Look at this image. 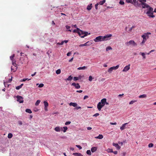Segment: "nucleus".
Masks as SVG:
<instances>
[{
  "instance_id": "f257e3e1",
  "label": "nucleus",
  "mask_w": 156,
  "mask_h": 156,
  "mask_svg": "<svg viewBox=\"0 0 156 156\" xmlns=\"http://www.w3.org/2000/svg\"><path fill=\"white\" fill-rule=\"evenodd\" d=\"M112 36V34H107L105 36H99L95 38L94 39V41L95 42H98L100 41H106L108 39V38H109Z\"/></svg>"
},
{
  "instance_id": "f03ea898",
  "label": "nucleus",
  "mask_w": 156,
  "mask_h": 156,
  "mask_svg": "<svg viewBox=\"0 0 156 156\" xmlns=\"http://www.w3.org/2000/svg\"><path fill=\"white\" fill-rule=\"evenodd\" d=\"M141 3L139 5H141L143 8H148L150 6L145 2H146V0H138Z\"/></svg>"
},
{
  "instance_id": "7ed1b4c3",
  "label": "nucleus",
  "mask_w": 156,
  "mask_h": 156,
  "mask_svg": "<svg viewBox=\"0 0 156 156\" xmlns=\"http://www.w3.org/2000/svg\"><path fill=\"white\" fill-rule=\"evenodd\" d=\"M126 2L127 3H130L136 7L139 5L137 1L136 0H126Z\"/></svg>"
},
{
  "instance_id": "20e7f679",
  "label": "nucleus",
  "mask_w": 156,
  "mask_h": 156,
  "mask_svg": "<svg viewBox=\"0 0 156 156\" xmlns=\"http://www.w3.org/2000/svg\"><path fill=\"white\" fill-rule=\"evenodd\" d=\"M126 44L127 46H129L130 45H133L134 46L137 45V44L133 40H130L129 42H126Z\"/></svg>"
},
{
  "instance_id": "39448f33",
  "label": "nucleus",
  "mask_w": 156,
  "mask_h": 156,
  "mask_svg": "<svg viewBox=\"0 0 156 156\" xmlns=\"http://www.w3.org/2000/svg\"><path fill=\"white\" fill-rule=\"evenodd\" d=\"M16 98L17 99V101L19 102L20 103H21L23 102V98L22 96L17 95L16 96Z\"/></svg>"
},
{
  "instance_id": "423d86ee",
  "label": "nucleus",
  "mask_w": 156,
  "mask_h": 156,
  "mask_svg": "<svg viewBox=\"0 0 156 156\" xmlns=\"http://www.w3.org/2000/svg\"><path fill=\"white\" fill-rule=\"evenodd\" d=\"M104 105L101 104V102H99L97 105V107L98 110L100 111L101 108L104 106Z\"/></svg>"
},
{
  "instance_id": "0eeeda50",
  "label": "nucleus",
  "mask_w": 156,
  "mask_h": 156,
  "mask_svg": "<svg viewBox=\"0 0 156 156\" xmlns=\"http://www.w3.org/2000/svg\"><path fill=\"white\" fill-rule=\"evenodd\" d=\"M54 130L57 132H60L62 131V128L60 126H57L54 128Z\"/></svg>"
},
{
  "instance_id": "6e6552de",
  "label": "nucleus",
  "mask_w": 156,
  "mask_h": 156,
  "mask_svg": "<svg viewBox=\"0 0 156 156\" xmlns=\"http://www.w3.org/2000/svg\"><path fill=\"white\" fill-rule=\"evenodd\" d=\"M72 85L74 86L77 89H79L80 87V86L78 83H73L72 84Z\"/></svg>"
},
{
  "instance_id": "1a4fd4ad",
  "label": "nucleus",
  "mask_w": 156,
  "mask_h": 156,
  "mask_svg": "<svg viewBox=\"0 0 156 156\" xmlns=\"http://www.w3.org/2000/svg\"><path fill=\"white\" fill-rule=\"evenodd\" d=\"M130 64H129L128 65L126 66L122 70L123 72H126L128 71L130 69Z\"/></svg>"
},
{
  "instance_id": "9d476101",
  "label": "nucleus",
  "mask_w": 156,
  "mask_h": 156,
  "mask_svg": "<svg viewBox=\"0 0 156 156\" xmlns=\"http://www.w3.org/2000/svg\"><path fill=\"white\" fill-rule=\"evenodd\" d=\"M151 34L150 32H147L144 33V34L142 36H144L145 37V38L147 39H148L149 38V35H151Z\"/></svg>"
},
{
  "instance_id": "9b49d317",
  "label": "nucleus",
  "mask_w": 156,
  "mask_h": 156,
  "mask_svg": "<svg viewBox=\"0 0 156 156\" xmlns=\"http://www.w3.org/2000/svg\"><path fill=\"white\" fill-rule=\"evenodd\" d=\"M148 8H149L148 10L146 13V14H149L150 12H154V11H153V9L152 8L149 6Z\"/></svg>"
},
{
  "instance_id": "f8f14e48",
  "label": "nucleus",
  "mask_w": 156,
  "mask_h": 156,
  "mask_svg": "<svg viewBox=\"0 0 156 156\" xmlns=\"http://www.w3.org/2000/svg\"><path fill=\"white\" fill-rule=\"evenodd\" d=\"M84 31H82L80 29L78 32V34L81 37L82 36H83L84 35Z\"/></svg>"
},
{
  "instance_id": "ddd939ff",
  "label": "nucleus",
  "mask_w": 156,
  "mask_h": 156,
  "mask_svg": "<svg viewBox=\"0 0 156 156\" xmlns=\"http://www.w3.org/2000/svg\"><path fill=\"white\" fill-rule=\"evenodd\" d=\"M112 145L113 146L116 147L117 150L120 149L121 148V147L119 146L118 144L113 143L112 144Z\"/></svg>"
},
{
  "instance_id": "4468645a",
  "label": "nucleus",
  "mask_w": 156,
  "mask_h": 156,
  "mask_svg": "<svg viewBox=\"0 0 156 156\" xmlns=\"http://www.w3.org/2000/svg\"><path fill=\"white\" fill-rule=\"evenodd\" d=\"M128 124L127 123H125L123 124H122V126H121L120 128V129L121 130H122L123 129H125L126 128V125Z\"/></svg>"
},
{
  "instance_id": "2eb2a0df",
  "label": "nucleus",
  "mask_w": 156,
  "mask_h": 156,
  "mask_svg": "<svg viewBox=\"0 0 156 156\" xmlns=\"http://www.w3.org/2000/svg\"><path fill=\"white\" fill-rule=\"evenodd\" d=\"M153 12H150V13L149 14H146L150 17L154 18L155 17V16L153 15Z\"/></svg>"
},
{
  "instance_id": "dca6fc26",
  "label": "nucleus",
  "mask_w": 156,
  "mask_h": 156,
  "mask_svg": "<svg viewBox=\"0 0 156 156\" xmlns=\"http://www.w3.org/2000/svg\"><path fill=\"white\" fill-rule=\"evenodd\" d=\"M69 105L70 106H72L74 107H76L77 106V104L76 103L74 102H70L69 104Z\"/></svg>"
},
{
  "instance_id": "f3484780",
  "label": "nucleus",
  "mask_w": 156,
  "mask_h": 156,
  "mask_svg": "<svg viewBox=\"0 0 156 156\" xmlns=\"http://www.w3.org/2000/svg\"><path fill=\"white\" fill-rule=\"evenodd\" d=\"M103 136L102 134H99L98 136L95 137L96 139H102L103 138Z\"/></svg>"
},
{
  "instance_id": "a211bd4d",
  "label": "nucleus",
  "mask_w": 156,
  "mask_h": 156,
  "mask_svg": "<svg viewBox=\"0 0 156 156\" xmlns=\"http://www.w3.org/2000/svg\"><path fill=\"white\" fill-rule=\"evenodd\" d=\"M141 37L143 38V40L141 42L142 44H144L147 41V39L145 38V37L144 36H142Z\"/></svg>"
},
{
  "instance_id": "6ab92c4d",
  "label": "nucleus",
  "mask_w": 156,
  "mask_h": 156,
  "mask_svg": "<svg viewBox=\"0 0 156 156\" xmlns=\"http://www.w3.org/2000/svg\"><path fill=\"white\" fill-rule=\"evenodd\" d=\"M106 98H103L101 100V102H100L101 103V104L105 105V103L106 102Z\"/></svg>"
},
{
  "instance_id": "aec40b11",
  "label": "nucleus",
  "mask_w": 156,
  "mask_h": 156,
  "mask_svg": "<svg viewBox=\"0 0 156 156\" xmlns=\"http://www.w3.org/2000/svg\"><path fill=\"white\" fill-rule=\"evenodd\" d=\"M97 147H93L91 148V151L93 153L97 151Z\"/></svg>"
},
{
  "instance_id": "412c9836",
  "label": "nucleus",
  "mask_w": 156,
  "mask_h": 156,
  "mask_svg": "<svg viewBox=\"0 0 156 156\" xmlns=\"http://www.w3.org/2000/svg\"><path fill=\"white\" fill-rule=\"evenodd\" d=\"M92 7V4H91L87 5V10H90L91 9Z\"/></svg>"
},
{
  "instance_id": "4be33fe9",
  "label": "nucleus",
  "mask_w": 156,
  "mask_h": 156,
  "mask_svg": "<svg viewBox=\"0 0 156 156\" xmlns=\"http://www.w3.org/2000/svg\"><path fill=\"white\" fill-rule=\"evenodd\" d=\"M84 35L83 36H82L81 37L83 38L85 36H87L88 35L90 34V33H88L87 32H84Z\"/></svg>"
},
{
  "instance_id": "5701e85b",
  "label": "nucleus",
  "mask_w": 156,
  "mask_h": 156,
  "mask_svg": "<svg viewBox=\"0 0 156 156\" xmlns=\"http://www.w3.org/2000/svg\"><path fill=\"white\" fill-rule=\"evenodd\" d=\"M87 68V67L86 66H83L82 67H79L77 68L78 70L85 69Z\"/></svg>"
},
{
  "instance_id": "b1692460",
  "label": "nucleus",
  "mask_w": 156,
  "mask_h": 156,
  "mask_svg": "<svg viewBox=\"0 0 156 156\" xmlns=\"http://www.w3.org/2000/svg\"><path fill=\"white\" fill-rule=\"evenodd\" d=\"M89 43V41H88L84 44H80L79 45V46L80 47H83V46H86L88 45H89V44H88Z\"/></svg>"
},
{
  "instance_id": "393cba45",
  "label": "nucleus",
  "mask_w": 156,
  "mask_h": 156,
  "mask_svg": "<svg viewBox=\"0 0 156 156\" xmlns=\"http://www.w3.org/2000/svg\"><path fill=\"white\" fill-rule=\"evenodd\" d=\"M73 155L75 156H83L81 154L78 153H74L73 154Z\"/></svg>"
},
{
  "instance_id": "a878e982",
  "label": "nucleus",
  "mask_w": 156,
  "mask_h": 156,
  "mask_svg": "<svg viewBox=\"0 0 156 156\" xmlns=\"http://www.w3.org/2000/svg\"><path fill=\"white\" fill-rule=\"evenodd\" d=\"M146 97L147 95L145 94L141 95L139 96V98H145Z\"/></svg>"
},
{
  "instance_id": "bb28decb",
  "label": "nucleus",
  "mask_w": 156,
  "mask_h": 156,
  "mask_svg": "<svg viewBox=\"0 0 156 156\" xmlns=\"http://www.w3.org/2000/svg\"><path fill=\"white\" fill-rule=\"evenodd\" d=\"M25 111H26V112H27L29 113H31L32 112L31 110L30 109H28V108L26 109Z\"/></svg>"
},
{
  "instance_id": "cd10ccee",
  "label": "nucleus",
  "mask_w": 156,
  "mask_h": 156,
  "mask_svg": "<svg viewBox=\"0 0 156 156\" xmlns=\"http://www.w3.org/2000/svg\"><path fill=\"white\" fill-rule=\"evenodd\" d=\"M40 102H41V100H37L36 101V103H35V105L36 106H38L39 105V103H40Z\"/></svg>"
},
{
  "instance_id": "c85d7f7f",
  "label": "nucleus",
  "mask_w": 156,
  "mask_h": 156,
  "mask_svg": "<svg viewBox=\"0 0 156 156\" xmlns=\"http://www.w3.org/2000/svg\"><path fill=\"white\" fill-rule=\"evenodd\" d=\"M44 107L46 108L48 106V103L46 101H44Z\"/></svg>"
},
{
  "instance_id": "c756f323",
  "label": "nucleus",
  "mask_w": 156,
  "mask_h": 156,
  "mask_svg": "<svg viewBox=\"0 0 156 156\" xmlns=\"http://www.w3.org/2000/svg\"><path fill=\"white\" fill-rule=\"evenodd\" d=\"M140 54H141L143 56V58L144 59H145L146 58L145 54L144 52H140Z\"/></svg>"
},
{
  "instance_id": "7c9ffc66",
  "label": "nucleus",
  "mask_w": 156,
  "mask_h": 156,
  "mask_svg": "<svg viewBox=\"0 0 156 156\" xmlns=\"http://www.w3.org/2000/svg\"><path fill=\"white\" fill-rule=\"evenodd\" d=\"M105 2V0H103L102 1H100L99 2V4L100 5H103Z\"/></svg>"
},
{
  "instance_id": "2f4dec72",
  "label": "nucleus",
  "mask_w": 156,
  "mask_h": 156,
  "mask_svg": "<svg viewBox=\"0 0 156 156\" xmlns=\"http://www.w3.org/2000/svg\"><path fill=\"white\" fill-rule=\"evenodd\" d=\"M80 30V29L79 28H77L76 29L74 30H73V32L77 33L78 34V32Z\"/></svg>"
},
{
  "instance_id": "473e14b6",
  "label": "nucleus",
  "mask_w": 156,
  "mask_h": 156,
  "mask_svg": "<svg viewBox=\"0 0 156 156\" xmlns=\"http://www.w3.org/2000/svg\"><path fill=\"white\" fill-rule=\"evenodd\" d=\"M63 129H62V131L64 133H65L66 131L68 129V128L67 127L65 126L63 127Z\"/></svg>"
},
{
  "instance_id": "72a5a7b5",
  "label": "nucleus",
  "mask_w": 156,
  "mask_h": 156,
  "mask_svg": "<svg viewBox=\"0 0 156 156\" xmlns=\"http://www.w3.org/2000/svg\"><path fill=\"white\" fill-rule=\"evenodd\" d=\"M73 79V77H72L71 76H69L67 78L66 80L70 81Z\"/></svg>"
},
{
  "instance_id": "f704fd0d",
  "label": "nucleus",
  "mask_w": 156,
  "mask_h": 156,
  "mask_svg": "<svg viewBox=\"0 0 156 156\" xmlns=\"http://www.w3.org/2000/svg\"><path fill=\"white\" fill-rule=\"evenodd\" d=\"M13 135L11 133H9L8 134V137L9 138H11L12 137Z\"/></svg>"
},
{
  "instance_id": "c9c22d12",
  "label": "nucleus",
  "mask_w": 156,
  "mask_h": 156,
  "mask_svg": "<svg viewBox=\"0 0 156 156\" xmlns=\"http://www.w3.org/2000/svg\"><path fill=\"white\" fill-rule=\"evenodd\" d=\"M112 48L110 46H108L106 48V51H108L110 50H112Z\"/></svg>"
},
{
  "instance_id": "e433bc0d",
  "label": "nucleus",
  "mask_w": 156,
  "mask_h": 156,
  "mask_svg": "<svg viewBox=\"0 0 156 156\" xmlns=\"http://www.w3.org/2000/svg\"><path fill=\"white\" fill-rule=\"evenodd\" d=\"M114 70L113 69V68L112 67H110L108 70V72L109 73H111L112 71V70Z\"/></svg>"
},
{
  "instance_id": "4c0bfd02",
  "label": "nucleus",
  "mask_w": 156,
  "mask_h": 156,
  "mask_svg": "<svg viewBox=\"0 0 156 156\" xmlns=\"http://www.w3.org/2000/svg\"><path fill=\"white\" fill-rule=\"evenodd\" d=\"M14 56H15L14 54H13L12 55V56H10V59L12 61H14L13 60V58L14 57Z\"/></svg>"
},
{
  "instance_id": "58836bf2",
  "label": "nucleus",
  "mask_w": 156,
  "mask_h": 156,
  "mask_svg": "<svg viewBox=\"0 0 156 156\" xmlns=\"http://www.w3.org/2000/svg\"><path fill=\"white\" fill-rule=\"evenodd\" d=\"M119 67V65H118L116 66L112 67L113 68V69L114 70H115V69H118V68Z\"/></svg>"
},
{
  "instance_id": "ea45409f",
  "label": "nucleus",
  "mask_w": 156,
  "mask_h": 156,
  "mask_svg": "<svg viewBox=\"0 0 156 156\" xmlns=\"http://www.w3.org/2000/svg\"><path fill=\"white\" fill-rule=\"evenodd\" d=\"M66 28L67 29H68L69 30H68V31H71V30H70L69 29L70 28V27L69 26H68V25H66Z\"/></svg>"
},
{
  "instance_id": "a19ab883",
  "label": "nucleus",
  "mask_w": 156,
  "mask_h": 156,
  "mask_svg": "<svg viewBox=\"0 0 156 156\" xmlns=\"http://www.w3.org/2000/svg\"><path fill=\"white\" fill-rule=\"evenodd\" d=\"M61 73V70L60 69H58L56 71V73L57 74H60Z\"/></svg>"
},
{
  "instance_id": "79ce46f5",
  "label": "nucleus",
  "mask_w": 156,
  "mask_h": 156,
  "mask_svg": "<svg viewBox=\"0 0 156 156\" xmlns=\"http://www.w3.org/2000/svg\"><path fill=\"white\" fill-rule=\"evenodd\" d=\"M12 64L13 66H14L15 67L16 66V61L15 60L14 61H12Z\"/></svg>"
},
{
  "instance_id": "37998d69",
  "label": "nucleus",
  "mask_w": 156,
  "mask_h": 156,
  "mask_svg": "<svg viewBox=\"0 0 156 156\" xmlns=\"http://www.w3.org/2000/svg\"><path fill=\"white\" fill-rule=\"evenodd\" d=\"M119 3L121 5H123L124 4V1H122L120 0L119 1Z\"/></svg>"
},
{
  "instance_id": "c03bdc74",
  "label": "nucleus",
  "mask_w": 156,
  "mask_h": 156,
  "mask_svg": "<svg viewBox=\"0 0 156 156\" xmlns=\"http://www.w3.org/2000/svg\"><path fill=\"white\" fill-rule=\"evenodd\" d=\"M154 144H153L151 143L148 145V147H152L153 146Z\"/></svg>"
},
{
  "instance_id": "a18cd8bd",
  "label": "nucleus",
  "mask_w": 156,
  "mask_h": 156,
  "mask_svg": "<svg viewBox=\"0 0 156 156\" xmlns=\"http://www.w3.org/2000/svg\"><path fill=\"white\" fill-rule=\"evenodd\" d=\"M87 153L89 155H91V152L90 150H88L87 151Z\"/></svg>"
},
{
  "instance_id": "49530a36",
  "label": "nucleus",
  "mask_w": 156,
  "mask_h": 156,
  "mask_svg": "<svg viewBox=\"0 0 156 156\" xmlns=\"http://www.w3.org/2000/svg\"><path fill=\"white\" fill-rule=\"evenodd\" d=\"M110 152H113L115 154H117L118 152L117 151H113L112 150H111V151H110Z\"/></svg>"
},
{
  "instance_id": "de8ad7c7",
  "label": "nucleus",
  "mask_w": 156,
  "mask_h": 156,
  "mask_svg": "<svg viewBox=\"0 0 156 156\" xmlns=\"http://www.w3.org/2000/svg\"><path fill=\"white\" fill-rule=\"evenodd\" d=\"M44 86V84L43 83H40L39 85L38 86V87H43Z\"/></svg>"
},
{
  "instance_id": "09e8293b",
  "label": "nucleus",
  "mask_w": 156,
  "mask_h": 156,
  "mask_svg": "<svg viewBox=\"0 0 156 156\" xmlns=\"http://www.w3.org/2000/svg\"><path fill=\"white\" fill-rule=\"evenodd\" d=\"M136 101H131L129 102V104L130 105L133 104L134 102H136Z\"/></svg>"
},
{
  "instance_id": "8fccbe9b",
  "label": "nucleus",
  "mask_w": 156,
  "mask_h": 156,
  "mask_svg": "<svg viewBox=\"0 0 156 156\" xmlns=\"http://www.w3.org/2000/svg\"><path fill=\"white\" fill-rule=\"evenodd\" d=\"M64 42L63 41H62L61 43H57V44L59 45H62L63 44Z\"/></svg>"
},
{
  "instance_id": "3c124183",
  "label": "nucleus",
  "mask_w": 156,
  "mask_h": 156,
  "mask_svg": "<svg viewBox=\"0 0 156 156\" xmlns=\"http://www.w3.org/2000/svg\"><path fill=\"white\" fill-rule=\"evenodd\" d=\"M93 79L92 77L91 76H90L89 77V80L90 81H91Z\"/></svg>"
},
{
  "instance_id": "603ef678",
  "label": "nucleus",
  "mask_w": 156,
  "mask_h": 156,
  "mask_svg": "<svg viewBox=\"0 0 156 156\" xmlns=\"http://www.w3.org/2000/svg\"><path fill=\"white\" fill-rule=\"evenodd\" d=\"M20 86H18L16 87V90H18L20 89L21 87H20Z\"/></svg>"
},
{
  "instance_id": "864d4df0",
  "label": "nucleus",
  "mask_w": 156,
  "mask_h": 156,
  "mask_svg": "<svg viewBox=\"0 0 156 156\" xmlns=\"http://www.w3.org/2000/svg\"><path fill=\"white\" fill-rule=\"evenodd\" d=\"M76 146L80 150L82 148V147L80 145H76Z\"/></svg>"
},
{
  "instance_id": "5fc2aeb1",
  "label": "nucleus",
  "mask_w": 156,
  "mask_h": 156,
  "mask_svg": "<svg viewBox=\"0 0 156 156\" xmlns=\"http://www.w3.org/2000/svg\"><path fill=\"white\" fill-rule=\"evenodd\" d=\"M135 27L134 26H133L129 30V32H131L132 30V29L134 28Z\"/></svg>"
},
{
  "instance_id": "6e6d98bb",
  "label": "nucleus",
  "mask_w": 156,
  "mask_h": 156,
  "mask_svg": "<svg viewBox=\"0 0 156 156\" xmlns=\"http://www.w3.org/2000/svg\"><path fill=\"white\" fill-rule=\"evenodd\" d=\"M73 79L74 81H76L79 80L78 78L77 77H74Z\"/></svg>"
},
{
  "instance_id": "4d7b16f0",
  "label": "nucleus",
  "mask_w": 156,
  "mask_h": 156,
  "mask_svg": "<svg viewBox=\"0 0 156 156\" xmlns=\"http://www.w3.org/2000/svg\"><path fill=\"white\" fill-rule=\"evenodd\" d=\"M71 122L70 121L67 122H65V125H68L70 124Z\"/></svg>"
},
{
  "instance_id": "13d9d810",
  "label": "nucleus",
  "mask_w": 156,
  "mask_h": 156,
  "mask_svg": "<svg viewBox=\"0 0 156 156\" xmlns=\"http://www.w3.org/2000/svg\"><path fill=\"white\" fill-rule=\"evenodd\" d=\"M99 4L97 3L95 5V8L96 9H98V5Z\"/></svg>"
},
{
  "instance_id": "bf43d9fd",
  "label": "nucleus",
  "mask_w": 156,
  "mask_h": 156,
  "mask_svg": "<svg viewBox=\"0 0 156 156\" xmlns=\"http://www.w3.org/2000/svg\"><path fill=\"white\" fill-rule=\"evenodd\" d=\"M12 80V76H11V78L9 79L8 81V82H11Z\"/></svg>"
},
{
  "instance_id": "052dcab7",
  "label": "nucleus",
  "mask_w": 156,
  "mask_h": 156,
  "mask_svg": "<svg viewBox=\"0 0 156 156\" xmlns=\"http://www.w3.org/2000/svg\"><path fill=\"white\" fill-rule=\"evenodd\" d=\"M99 115V114L98 113H96L94 114L93 115V116L97 117V116H98Z\"/></svg>"
},
{
  "instance_id": "680f3d73",
  "label": "nucleus",
  "mask_w": 156,
  "mask_h": 156,
  "mask_svg": "<svg viewBox=\"0 0 156 156\" xmlns=\"http://www.w3.org/2000/svg\"><path fill=\"white\" fill-rule=\"evenodd\" d=\"M71 52H69L67 53V56H70V55H71Z\"/></svg>"
},
{
  "instance_id": "e2e57ef3",
  "label": "nucleus",
  "mask_w": 156,
  "mask_h": 156,
  "mask_svg": "<svg viewBox=\"0 0 156 156\" xmlns=\"http://www.w3.org/2000/svg\"><path fill=\"white\" fill-rule=\"evenodd\" d=\"M110 124L112 125H115L117 124V123L116 122H114V123L110 122Z\"/></svg>"
},
{
  "instance_id": "0e129e2a",
  "label": "nucleus",
  "mask_w": 156,
  "mask_h": 156,
  "mask_svg": "<svg viewBox=\"0 0 156 156\" xmlns=\"http://www.w3.org/2000/svg\"><path fill=\"white\" fill-rule=\"evenodd\" d=\"M18 124L19 125H21L22 124V122L21 121H19L18 122Z\"/></svg>"
},
{
  "instance_id": "69168bd1",
  "label": "nucleus",
  "mask_w": 156,
  "mask_h": 156,
  "mask_svg": "<svg viewBox=\"0 0 156 156\" xmlns=\"http://www.w3.org/2000/svg\"><path fill=\"white\" fill-rule=\"evenodd\" d=\"M73 57L70 59L69 60V62H72L73 61Z\"/></svg>"
},
{
  "instance_id": "338daca9",
  "label": "nucleus",
  "mask_w": 156,
  "mask_h": 156,
  "mask_svg": "<svg viewBox=\"0 0 156 156\" xmlns=\"http://www.w3.org/2000/svg\"><path fill=\"white\" fill-rule=\"evenodd\" d=\"M88 96L87 95H85L83 99H85L87 98H88Z\"/></svg>"
},
{
  "instance_id": "774afa93",
  "label": "nucleus",
  "mask_w": 156,
  "mask_h": 156,
  "mask_svg": "<svg viewBox=\"0 0 156 156\" xmlns=\"http://www.w3.org/2000/svg\"><path fill=\"white\" fill-rule=\"evenodd\" d=\"M81 108V107H80V106H77V107H76L75 108H76V109L78 110V109H80V108Z\"/></svg>"
}]
</instances>
